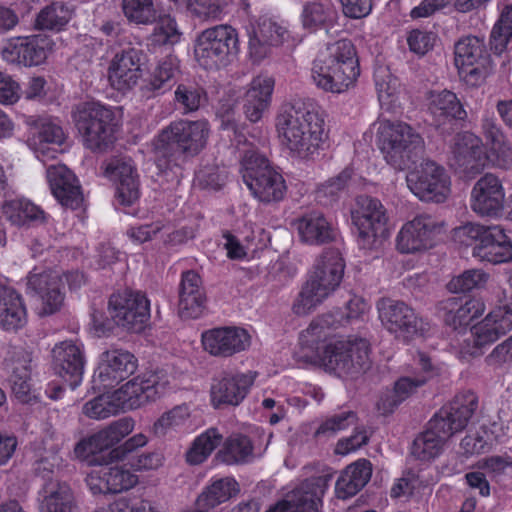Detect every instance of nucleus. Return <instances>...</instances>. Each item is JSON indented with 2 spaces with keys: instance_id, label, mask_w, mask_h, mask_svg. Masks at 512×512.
<instances>
[{
  "instance_id": "nucleus-63",
  "label": "nucleus",
  "mask_w": 512,
  "mask_h": 512,
  "mask_svg": "<svg viewBox=\"0 0 512 512\" xmlns=\"http://www.w3.org/2000/svg\"><path fill=\"white\" fill-rule=\"evenodd\" d=\"M485 158L497 168L509 169L512 167V147L507 140L493 144L488 147Z\"/></svg>"
},
{
  "instance_id": "nucleus-12",
  "label": "nucleus",
  "mask_w": 512,
  "mask_h": 512,
  "mask_svg": "<svg viewBox=\"0 0 512 512\" xmlns=\"http://www.w3.org/2000/svg\"><path fill=\"white\" fill-rule=\"evenodd\" d=\"M352 221L357 228V243L360 249L376 250L386 237L388 217L380 200L366 195L357 198V208L352 212Z\"/></svg>"
},
{
  "instance_id": "nucleus-27",
  "label": "nucleus",
  "mask_w": 512,
  "mask_h": 512,
  "mask_svg": "<svg viewBox=\"0 0 512 512\" xmlns=\"http://www.w3.org/2000/svg\"><path fill=\"white\" fill-rule=\"evenodd\" d=\"M331 475L311 477L293 491L288 499L267 512H318Z\"/></svg>"
},
{
  "instance_id": "nucleus-29",
  "label": "nucleus",
  "mask_w": 512,
  "mask_h": 512,
  "mask_svg": "<svg viewBox=\"0 0 512 512\" xmlns=\"http://www.w3.org/2000/svg\"><path fill=\"white\" fill-rule=\"evenodd\" d=\"M257 373H225L214 380L211 386V402L215 408L222 406H238L246 397L253 385Z\"/></svg>"
},
{
  "instance_id": "nucleus-60",
  "label": "nucleus",
  "mask_w": 512,
  "mask_h": 512,
  "mask_svg": "<svg viewBox=\"0 0 512 512\" xmlns=\"http://www.w3.org/2000/svg\"><path fill=\"white\" fill-rule=\"evenodd\" d=\"M227 5L228 0L189 1V7L193 14L203 20H219Z\"/></svg>"
},
{
  "instance_id": "nucleus-17",
  "label": "nucleus",
  "mask_w": 512,
  "mask_h": 512,
  "mask_svg": "<svg viewBox=\"0 0 512 512\" xmlns=\"http://www.w3.org/2000/svg\"><path fill=\"white\" fill-rule=\"evenodd\" d=\"M168 380L159 373H148L129 380L112 392L119 411L137 409L165 393Z\"/></svg>"
},
{
  "instance_id": "nucleus-56",
  "label": "nucleus",
  "mask_w": 512,
  "mask_h": 512,
  "mask_svg": "<svg viewBox=\"0 0 512 512\" xmlns=\"http://www.w3.org/2000/svg\"><path fill=\"white\" fill-rule=\"evenodd\" d=\"M157 23L150 36V40L155 45H174L180 41L181 32L177 23L170 15H159Z\"/></svg>"
},
{
  "instance_id": "nucleus-42",
  "label": "nucleus",
  "mask_w": 512,
  "mask_h": 512,
  "mask_svg": "<svg viewBox=\"0 0 512 512\" xmlns=\"http://www.w3.org/2000/svg\"><path fill=\"white\" fill-rule=\"evenodd\" d=\"M297 230L303 242L319 245L334 239V230L319 212H311L297 221Z\"/></svg>"
},
{
  "instance_id": "nucleus-41",
  "label": "nucleus",
  "mask_w": 512,
  "mask_h": 512,
  "mask_svg": "<svg viewBox=\"0 0 512 512\" xmlns=\"http://www.w3.org/2000/svg\"><path fill=\"white\" fill-rule=\"evenodd\" d=\"M239 492V484L232 477L214 479L197 498L198 511L206 512L228 501Z\"/></svg>"
},
{
  "instance_id": "nucleus-37",
  "label": "nucleus",
  "mask_w": 512,
  "mask_h": 512,
  "mask_svg": "<svg viewBox=\"0 0 512 512\" xmlns=\"http://www.w3.org/2000/svg\"><path fill=\"white\" fill-rule=\"evenodd\" d=\"M512 330V298L490 311L475 325V334L481 343H494Z\"/></svg>"
},
{
  "instance_id": "nucleus-33",
  "label": "nucleus",
  "mask_w": 512,
  "mask_h": 512,
  "mask_svg": "<svg viewBox=\"0 0 512 512\" xmlns=\"http://www.w3.org/2000/svg\"><path fill=\"white\" fill-rule=\"evenodd\" d=\"M27 124L34 126V131L28 138V145L34 150L36 157L45 161L54 159L58 150L51 148L50 145L60 146L64 142V132L62 128L48 120H29Z\"/></svg>"
},
{
  "instance_id": "nucleus-19",
  "label": "nucleus",
  "mask_w": 512,
  "mask_h": 512,
  "mask_svg": "<svg viewBox=\"0 0 512 512\" xmlns=\"http://www.w3.org/2000/svg\"><path fill=\"white\" fill-rule=\"evenodd\" d=\"M486 163L481 138L470 132L457 134L451 145L450 166L466 178L480 174Z\"/></svg>"
},
{
  "instance_id": "nucleus-23",
  "label": "nucleus",
  "mask_w": 512,
  "mask_h": 512,
  "mask_svg": "<svg viewBox=\"0 0 512 512\" xmlns=\"http://www.w3.org/2000/svg\"><path fill=\"white\" fill-rule=\"evenodd\" d=\"M201 342L210 355L228 358L247 350L251 345V336L240 327H218L204 331Z\"/></svg>"
},
{
  "instance_id": "nucleus-36",
  "label": "nucleus",
  "mask_w": 512,
  "mask_h": 512,
  "mask_svg": "<svg viewBox=\"0 0 512 512\" xmlns=\"http://www.w3.org/2000/svg\"><path fill=\"white\" fill-rule=\"evenodd\" d=\"M180 74V61L174 55L161 59L144 80L141 91L144 96L156 97L169 91Z\"/></svg>"
},
{
  "instance_id": "nucleus-35",
  "label": "nucleus",
  "mask_w": 512,
  "mask_h": 512,
  "mask_svg": "<svg viewBox=\"0 0 512 512\" xmlns=\"http://www.w3.org/2000/svg\"><path fill=\"white\" fill-rule=\"evenodd\" d=\"M275 81L269 75H258L249 84L244 97L243 110L251 122H258L271 103Z\"/></svg>"
},
{
  "instance_id": "nucleus-49",
  "label": "nucleus",
  "mask_w": 512,
  "mask_h": 512,
  "mask_svg": "<svg viewBox=\"0 0 512 512\" xmlns=\"http://www.w3.org/2000/svg\"><path fill=\"white\" fill-rule=\"evenodd\" d=\"M191 412L186 404L173 407L171 410L164 412L153 424L152 431L157 437H164L173 432H177L184 426Z\"/></svg>"
},
{
  "instance_id": "nucleus-25",
  "label": "nucleus",
  "mask_w": 512,
  "mask_h": 512,
  "mask_svg": "<svg viewBox=\"0 0 512 512\" xmlns=\"http://www.w3.org/2000/svg\"><path fill=\"white\" fill-rule=\"evenodd\" d=\"M137 358L129 351L112 348L103 352L94 372V381L103 387H114L135 373Z\"/></svg>"
},
{
  "instance_id": "nucleus-50",
  "label": "nucleus",
  "mask_w": 512,
  "mask_h": 512,
  "mask_svg": "<svg viewBox=\"0 0 512 512\" xmlns=\"http://www.w3.org/2000/svg\"><path fill=\"white\" fill-rule=\"evenodd\" d=\"M222 435L215 428H210L199 435L186 453V460L192 465L204 462L221 443Z\"/></svg>"
},
{
  "instance_id": "nucleus-15",
  "label": "nucleus",
  "mask_w": 512,
  "mask_h": 512,
  "mask_svg": "<svg viewBox=\"0 0 512 512\" xmlns=\"http://www.w3.org/2000/svg\"><path fill=\"white\" fill-rule=\"evenodd\" d=\"M108 312L117 326L140 333L150 319V302L140 291H119L110 296Z\"/></svg>"
},
{
  "instance_id": "nucleus-43",
  "label": "nucleus",
  "mask_w": 512,
  "mask_h": 512,
  "mask_svg": "<svg viewBox=\"0 0 512 512\" xmlns=\"http://www.w3.org/2000/svg\"><path fill=\"white\" fill-rule=\"evenodd\" d=\"M2 212L16 226H24L32 222L43 223L46 218L43 210L25 199L6 201L2 205Z\"/></svg>"
},
{
  "instance_id": "nucleus-28",
  "label": "nucleus",
  "mask_w": 512,
  "mask_h": 512,
  "mask_svg": "<svg viewBox=\"0 0 512 512\" xmlns=\"http://www.w3.org/2000/svg\"><path fill=\"white\" fill-rule=\"evenodd\" d=\"M105 176L116 186V198L125 206L140 196L139 175L130 158H113L105 165Z\"/></svg>"
},
{
  "instance_id": "nucleus-62",
  "label": "nucleus",
  "mask_w": 512,
  "mask_h": 512,
  "mask_svg": "<svg viewBox=\"0 0 512 512\" xmlns=\"http://www.w3.org/2000/svg\"><path fill=\"white\" fill-rule=\"evenodd\" d=\"M491 435L486 429L466 435L461 441V447L466 454H480L491 448Z\"/></svg>"
},
{
  "instance_id": "nucleus-14",
  "label": "nucleus",
  "mask_w": 512,
  "mask_h": 512,
  "mask_svg": "<svg viewBox=\"0 0 512 512\" xmlns=\"http://www.w3.org/2000/svg\"><path fill=\"white\" fill-rule=\"evenodd\" d=\"M409 190L421 201L444 202L450 194V177L445 169L432 160H424L408 172Z\"/></svg>"
},
{
  "instance_id": "nucleus-48",
  "label": "nucleus",
  "mask_w": 512,
  "mask_h": 512,
  "mask_svg": "<svg viewBox=\"0 0 512 512\" xmlns=\"http://www.w3.org/2000/svg\"><path fill=\"white\" fill-rule=\"evenodd\" d=\"M253 445L251 440L245 435H233L229 437L223 448L219 451L218 457L227 464L245 463L252 457Z\"/></svg>"
},
{
  "instance_id": "nucleus-31",
  "label": "nucleus",
  "mask_w": 512,
  "mask_h": 512,
  "mask_svg": "<svg viewBox=\"0 0 512 512\" xmlns=\"http://www.w3.org/2000/svg\"><path fill=\"white\" fill-rule=\"evenodd\" d=\"M38 502L40 512H80L72 488L58 479H50L42 484Z\"/></svg>"
},
{
  "instance_id": "nucleus-39",
  "label": "nucleus",
  "mask_w": 512,
  "mask_h": 512,
  "mask_svg": "<svg viewBox=\"0 0 512 512\" xmlns=\"http://www.w3.org/2000/svg\"><path fill=\"white\" fill-rule=\"evenodd\" d=\"M371 475V463L366 459H360L347 466L336 482L337 497L345 500L356 495L368 483Z\"/></svg>"
},
{
  "instance_id": "nucleus-21",
  "label": "nucleus",
  "mask_w": 512,
  "mask_h": 512,
  "mask_svg": "<svg viewBox=\"0 0 512 512\" xmlns=\"http://www.w3.org/2000/svg\"><path fill=\"white\" fill-rule=\"evenodd\" d=\"M52 49V41L43 35L10 38L2 49V58L10 64L25 67L42 64Z\"/></svg>"
},
{
  "instance_id": "nucleus-30",
  "label": "nucleus",
  "mask_w": 512,
  "mask_h": 512,
  "mask_svg": "<svg viewBox=\"0 0 512 512\" xmlns=\"http://www.w3.org/2000/svg\"><path fill=\"white\" fill-rule=\"evenodd\" d=\"M47 180L52 194L65 207L77 209L83 202L81 186L75 174L65 165H51L47 168Z\"/></svg>"
},
{
  "instance_id": "nucleus-4",
  "label": "nucleus",
  "mask_w": 512,
  "mask_h": 512,
  "mask_svg": "<svg viewBox=\"0 0 512 512\" xmlns=\"http://www.w3.org/2000/svg\"><path fill=\"white\" fill-rule=\"evenodd\" d=\"M359 75L356 49L349 39L327 43L312 62L311 79L325 92L343 93L355 84Z\"/></svg>"
},
{
  "instance_id": "nucleus-45",
  "label": "nucleus",
  "mask_w": 512,
  "mask_h": 512,
  "mask_svg": "<svg viewBox=\"0 0 512 512\" xmlns=\"http://www.w3.org/2000/svg\"><path fill=\"white\" fill-rule=\"evenodd\" d=\"M335 12L331 5L321 1L306 2L301 13V23L309 32L325 29L333 22Z\"/></svg>"
},
{
  "instance_id": "nucleus-22",
  "label": "nucleus",
  "mask_w": 512,
  "mask_h": 512,
  "mask_svg": "<svg viewBox=\"0 0 512 512\" xmlns=\"http://www.w3.org/2000/svg\"><path fill=\"white\" fill-rule=\"evenodd\" d=\"M54 372L69 387L76 389L83 380L86 357L81 343L72 340L62 341L52 349Z\"/></svg>"
},
{
  "instance_id": "nucleus-34",
  "label": "nucleus",
  "mask_w": 512,
  "mask_h": 512,
  "mask_svg": "<svg viewBox=\"0 0 512 512\" xmlns=\"http://www.w3.org/2000/svg\"><path fill=\"white\" fill-rule=\"evenodd\" d=\"M31 355L23 348H14L5 360V366L10 372V383L15 397L22 403L31 400Z\"/></svg>"
},
{
  "instance_id": "nucleus-51",
  "label": "nucleus",
  "mask_w": 512,
  "mask_h": 512,
  "mask_svg": "<svg viewBox=\"0 0 512 512\" xmlns=\"http://www.w3.org/2000/svg\"><path fill=\"white\" fill-rule=\"evenodd\" d=\"M71 13L62 3H53L37 15L35 26L40 30H61L69 21Z\"/></svg>"
},
{
  "instance_id": "nucleus-6",
  "label": "nucleus",
  "mask_w": 512,
  "mask_h": 512,
  "mask_svg": "<svg viewBox=\"0 0 512 512\" xmlns=\"http://www.w3.org/2000/svg\"><path fill=\"white\" fill-rule=\"evenodd\" d=\"M345 262L337 249L324 250L315 260L313 271L292 305L298 316L307 315L340 285Z\"/></svg>"
},
{
  "instance_id": "nucleus-61",
  "label": "nucleus",
  "mask_w": 512,
  "mask_h": 512,
  "mask_svg": "<svg viewBox=\"0 0 512 512\" xmlns=\"http://www.w3.org/2000/svg\"><path fill=\"white\" fill-rule=\"evenodd\" d=\"M204 95L201 88L180 84L175 90V101L184 113L195 112L199 109Z\"/></svg>"
},
{
  "instance_id": "nucleus-58",
  "label": "nucleus",
  "mask_w": 512,
  "mask_h": 512,
  "mask_svg": "<svg viewBox=\"0 0 512 512\" xmlns=\"http://www.w3.org/2000/svg\"><path fill=\"white\" fill-rule=\"evenodd\" d=\"M488 275L480 269H469L453 277L447 284L452 293H466L473 289H479L487 282Z\"/></svg>"
},
{
  "instance_id": "nucleus-47",
  "label": "nucleus",
  "mask_w": 512,
  "mask_h": 512,
  "mask_svg": "<svg viewBox=\"0 0 512 512\" xmlns=\"http://www.w3.org/2000/svg\"><path fill=\"white\" fill-rule=\"evenodd\" d=\"M123 15L129 23L150 25L158 18L155 0H121Z\"/></svg>"
},
{
  "instance_id": "nucleus-59",
  "label": "nucleus",
  "mask_w": 512,
  "mask_h": 512,
  "mask_svg": "<svg viewBox=\"0 0 512 512\" xmlns=\"http://www.w3.org/2000/svg\"><path fill=\"white\" fill-rule=\"evenodd\" d=\"M106 468L110 493H121L133 488L138 483V477L128 469L118 465H106Z\"/></svg>"
},
{
  "instance_id": "nucleus-52",
  "label": "nucleus",
  "mask_w": 512,
  "mask_h": 512,
  "mask_svg": "<svg viewBox=\"0 0 512 512\" xmlns=\"http://www.w3.org/2000/svg\"><path fill=\"white\" fill-rule=\"evenodd\" d=\"M428 381V376L417 375L414 377L403 376L399 378L394 385L393 394L384 402L385 407L392 410L405 399L410 397L417 389L423 386Z\"/></svg>"
},
{
  "instance_id": "nucleus-26",
  "label": "nucleus",
  "mask_w": 512,
  "mask_h": 512,
  "mask_svg": "<svg viewBox=\"0 0 512 512\" xmlns=\"http://www.w3.org/2000/svg\"><path fill=\"white\" fill-rule=\"evenodd\" d=\"M146 55L142 49L129 47L115 54L108 68L111 86L118 91H127L137 85L142 76L141 66Z\"/></svg>"
},
{
  "instance_id": "nucleus-9",
  "label": "nucleus",
  "mask_w": 512,
  "mask_h": 512,
  "mask_svg": "<svg viewBox=\"0 0 512 512\" xmlns=\"http://www.w3.org/2000/svg\"><path fill=\"white\" fill-rule=\"evenodd\" d=\"M72 119L83 145L94 152L106 151L114 142V113L97 102H83L72 110Z\"/></svg>"
},
{
  "instance_id": "nucleus-24",
  "label": "nucleus",
  "mask_w": 512,
  "mask_h": 512,
  "mask_svg": "<svg viewBox=\"0 0 512 512\" xmlns=\"http://www.w3.org/2000/svg\"><path fill=\"white\" fill-rule=\"evenodd\" d=\"M505 190L501 180L486 173L476 181L470 196V207L481 217H498L504 210Z\"/></svg>"
},
{
  "instance_id": "nucleus-8",
  "label": "nucleus",
  "mask_w": 512,
  "mask_h": 512,
  "mask_svg": "<svg viewBox=\"0 0 512 512\" xmlns=\"http://www.w3.org/2000/svg\"><path fill=\"white\" fill-rule=\"evenodd\" d=\"M241 173L251 194L263 203L284 199L287 186L283 176L269 163L265 155L252 145L242 150Z\"/></svg>"
},
{
  "instance_id": "nucleus-44",
  "label": "nucleus",
  "mask_w": 512,
  "mask_h": 512,
  "mask_svg": "<svg viewBox=\"0 0 512 512\" xmlns=\"http://www.w3.org/2000/svg\"><path fill=\"white\" fill-rule=\"evenodd\" d=\"M378 100L383 108L392 110L399 105L401 84L386 68H379L374 74Z\"/></svg>"
},
{
  "instance_id": "nucleus-18",
  "label": "nucleus",
  "mask_w": 512,
  "mask_h": 512,
  "mask_svg": "<svg viewBox=\"0 0 512 512\" xmlns=\"http://www.w3.org/2000/svg\"><path fill=\"white\" fill-rule=\"evenodd\" d=\"M26 280V293L39 302L40 315H52L61 309L65 294L58 273L34 268Z\"/></svg>"
},
{
  "instance_id": "nucleus-32",
  "label": "nucleus",
  "mask_w": 512,
  "mask_h": 512,
  "mask_svg": "<svg viewBox=\"0 0 512 512\" xmlns=\"http://www.w3.org/2000/svg\"><path fill=\"white\" fill-rule=\"evenodd\" d=\"M206 306V293L198 273L188 270L182 273L179 289V313L183 318H199Z\"/></svg>"
},
{
  "instance_id": "nucleus-55",
  "label": "nucleus",
  "mask_w": 512,
  "mask_h": 512,
  "mask_svg": "<svg viewBox=\"0 0 512 512\" xmlns=\"http://www.w3.org/2000/svg\"><path fill=\"white\" fill-rule=\"evenodd\" d=\"M352 169L345 168L336 177L322 184L316 191V199L322 205H330L335 202L339 194L345 189L352 177Z\"/></svg>"
},
{
  "instance_id": "nucleus-46",
  "label": "nucleus",
  "mask_w": 512,
  "mask_h": 512,
  "mask_svg": "<svg viewBox=\"0 0 512 512\" xmlns=\"http://www.w3.org/2000/svg\"><path fill=\"white\" fill-rule=\"evenodd\" d=\"M448 312L445 316V322L458 329L469 324L471 320L476 318L483 311V304L474 299L467 300L463 304H459L455 298L449 299L446 303Z\"/></svg>"
},
{
  "instance_id": "nucleus-13",
  "label": "nucleus",
  "mask_w": 512,
  "mask_h": 512,
  "mask_svg": "<svg viewBox=\"0 0 512 512\" xmlns=\"http://www.w3.org/2000/svg\"><path fill=\"white\" fill-rule=\"evenodd\" d=\"M377 311L383 327L403 342L422 336L428 330V323L403 301L382 298L377 302Z\"/></svg>"
},
{
  "instance_id": "nucleus-11",
  "label": "nucleus",
  "mask_w": 512,
  "mask_h": 512,
  "mask_svg": "<svg viewBox=\"0 0 512 512\" xmlns=\"http://www.w3.org/2000/svg\"><path fill=\"white\" fill-rule=\"evenodd\" d=\"M240 51L237 30L228 24L207 28L198 36L195 59L205 69L213 70L232 62Z\"/></svg>"
},
{
  "instance_id": "nucleus-53",
  "label": "nucleus",
  "mask_w": 512,
  "mask_h": 512,
  "mask_svg": "<svg viewBox=\"0 0 512 512\" xmlns=\"http://www.w3.org/2000/svg\"><path fill=\"white\" fill-rule=\"evenodd\" d=\"M358 417L353 411H343L323 420L314 432L317 439L330 438L337 432L346 430L357 423Z\"/></svg>"
},
{
  "instance_id": "nucleus-2",
  "label": "nucleus",
  "mask_w": 512,
  "mask_h": 512,
  "mask_svg": "<svg viewBox=\"0 0 512 512\" xmlns=\"http://www.w3.org/2000/svg\"><path fill=\"white\" fill-rule=\"evenodd\" d=\"M275 125L282 145L301 159L317 155L326 138L324 119L310 100L283 105Z\"/></svg>"
},
{
  "instance_id": "nucleus-54",
  "label": "nucleus",
  "mask_w": 512,
  "mask_h": 512,
  "mask_svg": "<svg viewBox=\"0 0 512 512\" xmlns=\"http://www.w3.org/2000/svg\"><path fill=\"white\" fill-rule=\"evenodd\" d=\"M134 420L129 417L120 418L113 421L104 429L97 432V441L100 445L108 449L119 443L123 438L129 435L134 429Z\"/></svg>"
},
{
  "instance_id": "nucleus-10",
  "label": "nucleus",
  "mask_w": 512,
  "mask_h": 512,
  "mask_svg": "<svg viewBox=\"0 0 512 512\" xmlns=\"http://www.w3.org/2000/svg\"><path fill=\"white\" fill-rule=\"evenodd\" d=\"M454 236L465 246H473L472 254L493 264L512 259V243L498 225L467 223L455 229Z\"/></svg>"
},
{
  "instance_id": "nucleus-16",
  "label": "nucleus",
  "mask_w": 512,
  "mask_h": 512,
  "mask_svg": "<svg viewBox=\"0 0 512 512\" xmlns=\"http://www.w3.org/2000/svg\"><path fill=\"white\" fill-rule=\"evenodd\" d=\"M455 65L460 77L471 85L483 81L491 70V59L484 40L468 36L455 44Z\"/></svg>"
},
{
  "instance_id": "nucleus-1",
  "label": "nucleus",
  "mask_w": 512,
  "mask_h": 512,
  "mask_svg": "<svg viewBox=\"0 0 512 512\" xmlns=\"http://www.w3.org/2000/svg\"><path fill=\"white\" fill-rule=\"evenodd\" d=\"M338 322L332 313L314 320L300 334V343L320 356L325 369L339 377L354 376L370 366V347L366 339H332L327 344L329 329Z\"/></svg>"
},
{
  "instance_id": "nucleus-57",
  "label": "nucleus",
  "mask_w": 512,
  "mask_h": 512,
  "mask_svg": "<svg viewBox=\"0 0 512 512\" xmlns=\"http://www.w3.org/2000/svg\"><path fill=\"white\" fill-rule=\"evenodd\" d=\"M82 412L91 419L101 420L117 415L120 411L112 393L96 396L83 405Z\"/></svg>"
},
{
  "instance_id": "nucleus-64",
  "label": "nucleus",
  "mask_w": 512,
  "mask_h": 512,
  "mask_svg": "<svg viewBox=\"0 0 512 512\" xmlns=\"http://www.w3.org/2000/svg\"><path fill=\"white\" fill-rule=\"evenodd\" d=\"M255 29L270 46L281 45L288 37L287 29L270 19L263 20Z\"/></svg>"
},
{
  "instance_id": "nucleus-3",
  "label": "nucleus",
  "mask_w": 512,
  "mask_h": 512,
  "mask_svg": "<svg viewBox=\"0 0 512 512\" xmlns=\"http://www.w3.org/2000/svg\"><path fill=\"white\" fill-rule=\"evenodd\" d=\"M477 407L475 393L466 391L456 395L429 421L428 429L414 439L411 454L421 461H430L439 456L444 443L467 427Z\"/></svg>"
},
{
  "instance_id": "nucleus-38",
  "label": "nucleus",
  "mask_w": 512,
  "mask_h": 512,
  "mask_svg": "<svg viewBox=\"0 0 512 512\" xmlns=\"http://www.w3.org/2000/svg\"><path fill=\"white\" fill-rule=\"evenodd\" d=\"M27 321L22 296L11 286L0 282V326L5 330H17Z\"/></svg>"
},
{
  "instance_id": "nucleus-5",
  "label": "nucleus",
  "mask_w": 512,
  "mask_h": 512,
  "mask_svg": "<svg viewBox=\"0 0 512 512\" xmlns=\"http://www.w3.org/2000/svg\"><path fill=\"white\" fill-rule=\"evenodd\" d=\"M209 125L204 120H176L164 127L153 141L154 152L167 167L175 166L187 157L199 154L207 144Z\"/></svg>"
},
{
  "instance_id": "nucleus-20",
  "label": "nucleus",
  "mask_w": 512,
  "mask_h": 512,
  "mask_svg": "<svg viewBox=\"0 0 512 512\" xmlns=\"http://www.w3.org/2000/svg\"><path fill=\"white\" fill-rule=\"evenodd\" d=\"M439 233L437 221L428 214L415 216L407 221L396 236V248L403 254L426 251L435 244Z\"/></svg>"
},
{
  "instance_id": "nucleus-40",
  "label": "nucleus",
  "mask_w": 512,
  "mask_h": 512,
  "mask_svg": "<svg viewBox=\"0 0 512 512\" xmlns=\"http://www.w3.org/2000/svg\"><path fill=\"white\" fill-rule=\"evenodd\" d=\"M428 110L439 124L454 119L463 120L467 116L456 94L448 90L430 92Z\"/></svg>"
},
{
  "instance_id": "nucleus-7",
  "label": "nucleus",
  "mask_w": 512,
  "mask_h": 512,
  "mask_svg": "<svg viewBox=\"0 0 512 512\" xmlns=\"http://www.w3.org/2000/svg\"><path fill=\"white\" fill-rule=\"evenodd\" d=\"M377 144L390 166L405 170L415 162L424 147V140L405 122L382 120L377 129Z\"/></svg>"
}]
</instances>
